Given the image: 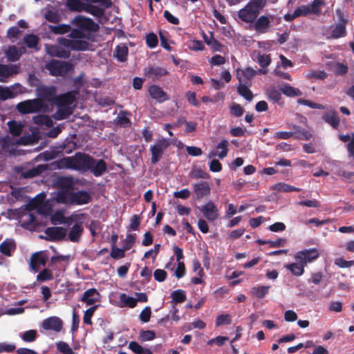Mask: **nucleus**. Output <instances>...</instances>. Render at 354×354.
<instances>
[{
	"label": "nucleus",
	"mask_w": 354,
	"mask_h": 354,
	"mask_svg": "<svg viewBox=\"0 0 354 354\" xmlns=\"http://www.w3.org/2000/svg\"><path fill=\"white\" fill-rule=\"evenodd\" d=\"M325 0H313L310 6L312 14L319 15L321 13L322 7L325 6Z\"/></svg>",
	"instance_id": "43"
},
{
	"label": "nucleus",
	"mask_w": 354,
	"mask_h": 354,
	"mask_svg": "<svg viewBox=\"0 0 354 354\" xmlns=\"http://www.w3.org/2000/svg\"><path fill=\"white\" fill-rule=\"evenodd\" d=\"M72 24L79 28L81 30L88 32H97L99 30V25L96 24L92 19L83 16H77L73 21Z\"/></svg>",
	"instance_id": "6"
},
{
	"label": "nucleus",
	"mask_w": 354,
	"mask_h": 354,
	"mask_svg": "<svg viewBox=\"0 0 354 354\" xmlns=\"http://www.w3.org/2000/svg\"><path fill=\"white\" fill-rule=\"evenodd\" d=\"M158 43V37L156 34L151 32L147 35L146 36V44L147 45L151 48H155Z\"/></svg>",
	"instance_id": "55"
},
{
	"label": "nucleus",
	"mask_w": 354,
	"mask_h": 354,
	"mask_svg": "<svg viewBox=\"0 0 354 354\" xmlns=\"http://www.w3.org/2000/svg\"><path fill=\"white\" fill-rule=\"evenodd\" d=\"M75 100V95L72 93L68 92L62 95H56L53 104L60 107H66L71 105Z\"/></svg>",
	"instance_id": "20"
},
{
	"label": "nucleus",
	"mask_w": 354,
	"mask_h": 354,
	"mask_svg": "<svg viewBox=\"0 0 354 354\" xmlns=\"http://www.w3.org/2000/svg\"><path fill=\"white\" fill-rule=\"evenodd\" d=\"M66 3L68 9L71 11L80 12L83 10L84 4L80 0H66Z\"/></svg>",
	"instance_id": "45"
},
{
	"label": "nucleus",
	"mask_w": 354,
	"mask_h": 354,
	"mask_svg": "<svg viewBox=\"0 0 354 354\" xmlns=\"http://www.w3.org/2000/svg\"><path fill=\"white\" fill-rule=\"evenodd\" d=\"M322 119L326 123L329 124L333 129H337L339 128V118L336 111L331 110L329 112L324 113Z\"/></svg>",
	"instance_id": "27"
},
{
	"label": "nucleus",
	"mask_w": 354,
	"mask_h": 354,
	"mask_svg": "<svg viewBox=\"0 0 354 354\" xmlns=\"http://www.w3.org/2000/svg\"><path fill=\"white\" fill-rule=\"evenodd\" d=\"M37 330L31 329L26 331L22 335L21 338L25 342H33L37 339Z\"/></svg>",
	"instance_id": "50"
},
{
	"label": "nucleus",
	"mask_w": 354,
	"mask_h": 354,
	"mask_svg": "<svg viewBox=\"0 0 354 354\" xmlns=\"http://www.w3.org/2000/svg\"><path fill=\"white\" fill-rule=\"evenodd\" d=\"M257 72L250 67L245 68L243 70L239 69L236 73V77L239 82L252 83L251 79L255 76Z\"/></svg>",
	"instance_id": "23"
},
{
	"label": "nucleus",
	"mask_w": 354,
	"mask_h": 354,
	"mask_svg": "<svg viewBox=\"0 0 354 354\" xmlns=\"http://www.w3.org/2000/svg\"><path fill=\"white\" fill-rule=\"evenodd\" d=\"M284 267L290 270L293 275L299 277L304 274L305 265L297 261V263L285 265Z\"/></svg>",
	"instance_id": "33"
},
{
	"label": "nucleus",
	"mask_w": 354,
	"mask_h": 354,
	"mask_svg": "<svg viewBox=\"0 0 354 354\" xmlns=\"http://www.w3.org/2000/svg\"><path fill=\"white\" fill-rule=\"evenodd\" d=\"M34 122L39 125H45L48 127H50L53 126V120L51 118L45 115H38L33 118Z\"/></svg>",
	"instance_id": "44"
},
{
	"label": "nucleus",
	"mask_w": 354,
	"mask_h": 354,
	"mask_svg": "<svg viewBox=\"0 0 354 354\" xmlns=\"http://www.w3.org/2000/svg\"><path fill=\"white\" fill-rule=\"evenodd\" d=\"M120 301L122 303V306H127L129 308H134L138 304V300L136 298L129 297L125 293H121L120 295Z\"/></svg>",
	"instance_id": "41"
},
{
	"label": "nucleus",
	"mask_w": 354,
	"mask_h": 354,
	"mask_svg": "<svg viewBox=\"0 0 354 354\" xmlns=\"http://www.w3.org/2000/svg\"><path fill=\"white\" fill-rule=\"evenodd\" d=\"M46 265L45 259L39 253H34L30 258V267L35 271L37 272L41 266Z\"/></svg>",
	"instance_id": "31"
},
{
	"label": "nucleus",
	"mask_w": 354,
	"mask_h": 354,
	"mask_svg": "<svg viewBox=\"0 0 354 354\" xmlns=\"http://www.w3.org/2000/svg\"><path fill=\"white\" fill-rule=\"evenodd\" d=\"M92 162L90 164L91 167L88 171L91 172L95 176H101L107 169L106 162L102 160H95L93 158Z\"/></svg>",
	"instance_id": "19"
},
{
	"label": "nucleus",
	"mask_w": 354,
	"mask_h": 354,
	"mask_svg": "<svg viewBox=\"0 0 354 354\" xmlns=\"http://www.w3.org/2000/svg\"><path fill=\"white\" fill-rule=\"evenodd\" d=\"M319 256V253L318 250L315 248H313L298 252L295 254V259L297 261L304 264L306 266L307 263L313 261L317 259Z\"/></svg>",
	"instance_id": "8"
},
{
	"label": "nucleus",
	"mask_w": 354,
	"mask_h": 354,
	"mask_svg": "<svg viewBox=\"0 0 354 354\" xmlns=\"http://www.w3.org/2000/svg\"><path fill=\"white\" fill-rule=\"evenodd\" d=\"M128 53L129 48L126 45H118L115 50L114 56L118 61L124 62L127 59Z\"/></svg>",
	"instance_id": "32"
},
{
	"label": "nucleus",
	"mask_w": 354,
	"mask_h": 354,
	"mask_svg": "<svg viewBox=\"0 0 354 354\" xmlns=\"http://www.w3.org/2000/svg\"><path fill=\"white\" fill-rule=\"evenodd\" d=\"M270 286H256L252 288V295L258 298L263 299L268 293Z\"/></svg>",
	"instance_id": "40"
},
{
	"label": "nucleus",
	"mask_w": 354,
	"mask_h": 354,
	"mask_svg": "<svg viewBox=\"0 0 354 354\" xmlns=\"http://www.w3.org/2000/svg\"><path fill=\"white\" fill-rule=\"evenodd\" d=\"M63 327L62 319L57 317H50L45 319L42 322V328L45 330H53L59 332Z\"/></svg>",
	"instance_id": "17"
},
{
	"label": "nucleus",
	"mask_w": 354,
	"mask_h": 354,
	"mask_svg": "<svg viewBox=\"0 0 354 354\" xmlns=\"http://www.w3.org/2000/svg\"><path fill=\"white\" fill-rule=\"evenodd\" d=\"M335 264L339 268H350L354 265V261H346L342 257H339L335 259Z\"/></svg>",
	"instance_id": "61"
},
{
	"label": "nucleus",
	"mask_w": 354,
	"mask_h": 354,
	"mask_svg": "<svg viewBox=\"0 0 354 354\" xmlns=\"http://www.w3.org/2000/svg\"><path fill=\"white\" fill-rule=\"evenodd\" d=\"M56 88L54 86H42L38 88V95L39 100L48 101L54 104V99L56 97Z\"/></svg>",
	"instance_id": "15"
},
{
	"label": "nucleus",
	"mask_w": 354,
	"mask_h": 354,
	"mask_svg": "<svg viewBox=\"0 0 354 354\" xmlns=\"http://www.w3.org/2000/svg\"><path fill=\"white\" fill-rule=\"evenodd\" d=\"M62 45H46L47 54L51 57L67 59L69 58L71 53L69 49L66 50Z\"/></svg>",
	"instance_id": "13"
},
{
	"label": "nucleus",
	"mask_w": 354,
	"mask_h": 354,
	"mask_svg": "<svg viewBox=\"0 0 354 354\" xmlns=\"http://www.w3.org/2000/svg\"><path fill=\"white\" fill-rule=\"evenodd\" d=\"M17 109L22 114H28L45 111V106L41 100L36 98L19 102Z\"/></svg>",
	"instance_id": "4"
},
{
	"label": "nucleus",
	"mask_w": 354,
	"mask_h": 354,
	"mask_svg": "<svg viewBox=\"0 0 354 354\" xmlns=\"http://www.w3.org/2000/svg\"><path fill=\"white\" fill-rule=\"evenodd\" d=\"M257 62L262 68L268 67L271 62L270 55L259 54L257 57Z\"/></svg>",
	"instance_id": "58"
},
{
	"label": "nucleus",
	"mask_w": 354,
	"mask_h": 354,
	"mask_svg": "<svg viewBox=\"0 0 354 354\" xmlns=\"http://www.w3.org/2000/svg\"><path fill=\"white\" fill-rule=\"evenodd\" d=\"M57 348L63 354H75L69 345L65 342L60 341L57 342Z\"/></svg>",
	"instance_id": "51"
},
{
	"label": "nucleus",
	"mask_w": 354,
	"mask_h": 354,
	"mask_svg": "<svg viewBox=\"0 0 354 354\" xmlns=\"http://www.w3.org/2000/svg\"><path fill=\"white\" fill-rule=\"evenodd\" d=\"M200 210L205 218H206L209 221H214L218 218V209L214 203L212 201H208L203 205Z\"/></svg>",
	"instance_id": "11"
},
{
	"label": "nucleus",
	"mask_w": 354,
	"mask_h": 354,
	"mask_svg": "<svg viewBox=\"0 0 354 354\" xmlns=\"http://www.w3.org/2000/svg\"><path fill=\"white\" fill-rule=\"evenodd\" d=\"M228 141L227 140H221L217 145L216 149H221V151L218 153V156L220 159H223L226 157L228 152Z\"/></svg>",
	"instance_id": "49"
},
{
	"label": "nucleus",
	"mask_w": 354,
	"mask_h": 354,
	"mask_svg": "<svg viewBox=\"0 0 354 354\" xmlns=\"http://www.w3.org/2000/svg\"><path fill=\"white\" fill-rule=\"evenodd\" d=\"M259 12L257 10H255L251 7L248 3L238 12L239 17L241 21L246 23L254 22L258 17Z\"/></svg>",
	"instance_id": "12"
},
{
	"label": "nucleus",
	"mask_w": 354,
	"mask_h": 354,
	"mask_svg": "<svg viewBox=\"0 0 354 354\" xmlns=\"http://www.w3.org/2000/svg\"><path fill=\"white\" fill-rule=\"evenodd\" d=\"M281 91L275 88H271L267 90V95L270 100L279 102L281 99Z\"/></svg>",
	"instance_id": "48"
},
{
	"label": "nucleus",
	"mask_w": 354,
	"mask_h": 354,
	"mask_svg": "<svg viewBox=\"0 0 354 354\" xmlns=\"http://www.w3.org/2000/svg\"><path fill=\"white\" fill-rule=\"evenodd\" d=\"M125 251L124 248L120 249L115 246H112L111 257L114 259L124 258L125 257Z\"/></svg>",
	"instance_id": "59"
},
{
	"label": "nucleus",
	"mask_w": 354,
	"mask_h": 354,
	"mask_svg": "<svg viewBox=\"0 0 354 354\" xmlns=\"http://www.w3.org/2000/svg\"><path fill=\"white\" fill-rule=\"evenodd\" d=\"M71 114V111L66 107L58 106V110L55 113L57 120H63L66 118Z\"/></svg>",
	"instance_id": "64"
},
{
	"label": "nucleus",
	"mask_w": 354,
	"mask_h": 354,
	"mask_svg": "<svg viewBox=\"0 0 354 354\" xmlns=\"http://www.w3.org/2000/svg\"><path fill=\"white\" fill-rule=\"evenodd\" d=\"M289 127L292 129L293 136L298 140H309L313 136L309 131L297 124L290 125Z\"/></svg>",
	"instance_id": "26"
},
{
	"label": "nucleus",
	"mask_w": 354,
	"mask_h": 354,
	"mask_svg": "<svg viewBox=\"0 0 354 354\" xmlns=\"http://www.w3.org/2000/svg\"><path fill=\"white\" fill-rule=\"evenodd\" d=\"M8 126L9 127L10 133L14 136H19L21 135L24 125L15 120H11L8 122Z\"/></svg>",
	"instance_id": "38"
},
{
	"label": "nucleus",
	"mask_w": 354,
	"mask_h": 354,
	"mask_svg": "<svg viewBox=\"0 0 354 354\" xmlns=\"http://www.w3.org/2000/svg\"><path fill=\"white\" fill-rule=\"evenodd\" d=\"M193 192L197 201L208 196L211 192L209 183L206 181H200L192 185Z\"/></svg>",
	"instance_id": "10"
},
{
	"label": "nucleus",
	"mask_w": 354,
	"mask_h": 354,
	"mask_svg": "<svg viewBox=\"0 0 354 354\" xmlns=\"http://www.w3.org/2000/svg\"><path fill=\"white\" fill-rule=\"evenodd\" d=\"M231 317L228 314H223L218 315L216 319V326H220L221 325H228L231 324Z\"/></svg>",
	"instance_id": "53"
},
{
	"label": "nucleus",
	"mask_w": 354,
	"mask_h": 354,
	"mask_svg": "<svg viewBox=\"0 0 354 354\" xmlns=\"http://www.w3.org/2000/svg\"><path fill=\"white\" fill-rule=\"evenodd\" d=\"M15 96V95L12 89L0 86V100H6L13 98Z\"/></svg>",
	"instance_id": "54"
},
{
	"label": "nucleus",
	"mask_w": 354,
	"mask_h": 354,
	"mask_svg": "<svg viewBox=\"0 0 354 354\" xmlns=\"http://www.w3.org/2000/svg\"><path fill=\"white\" fill-rule=\"evenodd\" d=\"M100 294L95 288H90L82 295L80 300L87 306H91L100 301Z\"/></svg>",
	"instance_id": "18"
},
{
	"label": "nucleus",
	"mask_w": 354,
	"mask_h": 354,
	"mask_svg": "<svg viewBox=\"0 0 354 354\" xmlns=\"http://www.w3.org/2000/svg\"><path fill=\"white\" fill-rule=\"evenodd\" d=\"M48 29L53 34L64 35L71 31V25L64 24L56 26L48 25Z\"/></svg>",
	"instance_id": "34"
},
{
	"label": "nucleus",
	"mask_w": 354,
	"mask_h": 354,
	"mask_svg": "<svg viewBox=\"0 0 354 354\" xmlns=\"http://www.w3.org/2000/svg\"><path fill=\"white\" fill-rule=\"evenodd\" d=\"M348 68L346 64L337 62L335 66V73L337 75H344L348 73Z\"/></svg>",
	"instance_id": "63"
},
{
	"label": "nucleus",
	"mask_w": 354,
	"mask_h": 354,
	"mask_svg": "<svg viewBox=\"0 0 354 354\" xmlns=\"http://www.w3.org/2000/svg\"><path fill=\"white\" fill-rule=\"evenodd\" d=\"M272 189L277 192H300L301 189L288 185L285 183H279L275 184L272 187Z\"/></svg>",
	"instance_id": "37"
},
{
	"label": "nucleus",
	"mask_w": 354,
	"mask_h": 354,
	"mask_svg": "<svg viewBox=\"0 0 354 354\" xmlns=\"http://www.w3.org/2000/svg\"><path fill=\"white\" fill-rule=\"evenodd\" d=\"M84 228L82 223H75L68 233V239L73 243H79L83 234Z\"/></svg>",
	"instance_id": "25"
},
{
	"label": "nucleus",
	"mask_w": 354,
	"mask_h": 354,
	"mask_svg": "<svg viewBox=\"0 0 354 354\" xmlns=\"http://www.w3.org/2000/svg\"><path fill=\"white\" fill-rule=\"evenodd\" d=\"M93 158L84 152H77L73 156H68L61 159L58 164L59 167L71 169L86 172L88 171Z\"/></svg>",
	"instance_id": "1"
},
{
	"label": "nucleus",
	"mask_w": 354,
	"mask_h": 354,
	"mask_svg": "<svg viewBox=\"0 0 354 354\" xmlns=\"http://www.w3.org/2000/svg\"><path fill=\"white\" fill-rule=\"evenodd\" d=\"M72 205H86L91 201V196L88 192L84 190L73 192L71 198Z\"/></svg>",
	"instance_id": "16"
},
{
	"label": "nucleus",
	"mask_w": 354,
	"mask_h": 354,
	"mask_svg": "<svg viewBox=\"0 0 354 354\" xmlns=\"http://www.w3.org/2000/svg\"><path fill=\"white\" fill-rule=\"evenodd\" d=\"M45 19L49 21V22H51V23H54V24H57L58 22H59L60 21V16L59 15V14L56 12H54L53 10H48L46 11V12L45 13Z\"/></svg>",
	"instance_id": "52"
},
{
	"label": "nucleus",
	"mask_w": 354,
	"mask_h": 354,
	"mask_svg": "<svg viewBox=\"0 0 354 354\" xmlns=\"http://www.w3.org/2000/svg\"><path fill=\"white\" fill-rule=\"evenodd\" d=\"M252 83L248 82H239L237 86V92L238 93L245 98L247 101L250 102L253 99V94L249 87L251 86Z\"/></svg>",
	"instance_id": "28"
},
{
	"label": "nucleus",
	"mask_w": 354,
	"mask_h": 354,
	"mask_svg": "<svg viewBox=\"0 0 354 354\" xmlns=\"http://www.w3.org/2000/svg\"><path fill=\"white\" fill-rule=\"evenodd\" d=\"M171 302L174 304H181L185 301L187 297L185 290L178 289L171 293Z\"/></svg>",
	"instance_id": "39"
},
{
	"label": "nucleus",
	"mask_w": 354,
	"mask_h": 354,
	"mask_svg": "<svg viewBox=\"0 0 354 354\" xmlns=\"http://www.w3.org/2000/svg\"><path fill=\"white\" fill-rule=\"evenodd\" d=\"M68 37L72 38V39L59 37L57 39V42L71 50L80 51L88 49L89 43L82 40V39L86 38V36L84 31L81 30L79 28L73 29L71 28Z\"/></svg>",
	"instance_id": "2"
},
{
	"label": "nucleus",
	"mask_w": 354,
	"mask_h": 354,
	"mask_svg": "<svg viewBox=\"0 0 354 354\" xmlns=\"http://www.w3.org/2000/svg\"><path fill=\"white\" fill-rule=\"evenodd\" d=\"M16 248V243L12 239H6L0 244V252L7 257H11Z\"/></svg>",
	"instance_id": "24"
},
{
	"label": "nucleus",
	"mask_w": 354,
	"mask_h": 354,
	"mask_svg": "<svg viewBox=\"0 0 354 354\" xmlns=\"http://www.w3.org/2000/svg\"><path fill=\"white\" fill-rule=\"evenodd\" d=\"M144 75L153 81L160 80L162 77L168 75V71L165 68L158 66H149L144 68Z\"/></svg>",
	"instance_id": "9"
},
{
	"label": "nucleus",
	"mask_w": 354,
	"mask_h": 354,
	"mask_svg": "<svg viewBox=\"0 0 354 354\" xmlns=\"http://www.w3.org/2000/svg\"><path fill=\"white\" fill-rule=\"evenodd\" d=\"M244 113L243 108L239 104L233 103L230 106V113L234 117H240Z\"/></svg>",
	"instance_id": "57"
},
{
	"label": "nucleus",
	"mask_w": 354,
	"mask_h": 354,
	"mask_svg": "<svg viewBox=\"0 0 354 354\" xmlns=\"http://www.w3.org/2000/svg\"><path fill=\"white\" fill-rule=\"evenodd\" d=\"M254 28L259 33H266L268 32L270 27V17L265 15L260 16L256 21H254Z\"/></svg>",
	"instance_id": "21"
},
{
	"label": "nucleus",
	"mask_w": 354,
	"mask_h": 354,
	"mask_svg": "<svg viewBox=\"0 0 354 354\" xmlns=\"http://www.w3.org/2000/svg\"><path fill=\"white\" fill-rule=\"evenodd\" d=\"M72 194V190L60 189L57 194L56 201L59 203L71 205L72 202L71 198Z\"/></svg>",
	"instance_id": "30"
},
{
	"label": "nucleus",
	"mask_w": 354,
	"mask_h": 354,
	"mask_svg": "<svg viewBox=\"0 0 354 354\" xmlns=\"http://www.w3.org/2000/svg\"><path fill=\"white\" fill-rule=\"evenodd\" d=\"M58 185L60 189L73 190L74 189V181L71 176H62L58 179Z\"/></svg>",
	"instance_id": "35"
},
{
	"label": "nucleus",
	"mask_w": 354,
	"mask_h": 354,
	"mask_svg": "<svg viewBox=\"0 0 354 354\" xmlns=\"http://www.w3.org/2000/svg\"><path fill=\"white\" fill-rule=\"evenodd\" d=\"M281 91L283 95L288 97L301 96L302 92L297 88L290 86L289 84H286L281 88Z\"/></svg>",
	"instance_id": "36"
},
{
	"label": "nucleus",
	"mask_w": 354,
	"mask_h": 354,
	"mask_svg": "<svg viewBox=\"0 0 354 354\" xmlns=\"http://www.w3.org/2000/svg\"><path fill=\"white\" fill-rule=\"evenodd\" d=\"M136 235L132 234H128L126 239L124 240L123 248L127 251L130 250L134 243L136 242Z\"/></svg>",
	"instance_id": "56"
},
{
	"label": "nucleus",
	"mask_w": 354,
	"mask_h": 354,
	"mask_svg": "<svg viewBox=\"0 0 354 354\" xmlns=\"http://www.w3.org/2000/svg\"><path fill=\"white\" fill-rule=\"evenodd\" d=\"M155 337H156V334H155L154 331H153V330H142L140 333V339L142 342L151 341V340H153V339H155Z\"/></svg>",
	"instance_id": "62"
},
{
	"label": "nucleus",
	"mask_w": 354,
	"mask_h": 354,
	"mask_svg": "<svg viewBox=\"0 0 354 354\" xmlns=\"http://www.w3.org/2000/svg\"><path fill=\"white\" fill-rule=\"evenodd\" d=\"M73 64L69 62L52 59L46 64L45 68L53 76H64L73 70Z\"/></svg>",
	"instance_id": "3"
},
{
	"label": "nucleus",
	"mask_w": 354,
	"mask_h": 354,
	"mask_svg": "<svg viewBox=\"0 0 354 354\" xmlns=\"http://www.w3.org/2000/svg\"><path fill=\"white\" fill-rule=\"evenodd\" d=\"M19 68L17 65L0 64V76L2 77H9L13 75L19 73Z\"/></svg>",
	"instance_id": "29"
},
{
	"label": "nucleus",
	"mask_w": 354,
	"mask_h": 354,
	"mask_svg": "<svg viewBox=\"0 0 354 354\" xmlns=\"http://www.w3.org/2000/svg\"><path fill=\"white\" fill-rule=\"evenodd\" d=\"M24 42L30 48H35L39 42V38L34 34H28L24 37Z\"/></svg>",
	"instance_id": "47"
},
{
	"label": "nucleus",
	"mask_w": 354,
	"mask_h": 354,
	"mask_svg": "<svg viewBox=\"0 0 354 354\" xmlns=\"http://www.w3.org/2000/svg\"><path fill=\"white\" fill-rule=\"evenodd\" d=\"M53 279L52 272L48 269H44L37 276V279L39 281H45Z\"/></svg>",
	"instance_id": "60"
},
{
	"label": "nucleus",
	"mask_w": 354,
	"mask_h": 354,
	"mask_svg": "<svg viewBox=\"0 0 354 354\" xmlns=\"http://www.w3.org/2000/svg\"><path fill=\"white\" fill-rule=\"evenodd\" d=\"M170 145L169 142L165 139L162 138L156 142V143L150 147V151L151 153V162L152 164H156L162 158L165 149Z\"/></svg>",
	"instance_id": "5"
},
{
	"label": "nucleus",
	"mask_w": 354,
	"mask_h": 354,
	"mask_svg": "<svg viewBox=\"0 0 354 354\" xmlns=\"http://www.w3.org/2000/svg\"><path fill=\"white\" fill-rule=\"evenodd\" d=\"M337 14L339 17V21L331 31L330 37L333 39H339L346 35V26L348 24V20L344 18V15L340 10H337Z\"/></svg>",
	"instance_id": "7"
},
{
	"label": "nucleus",
	"mask_w": 354,
	"mask_h": 354,
	"mask_svg": "<svg viewBox=\"0 0 354 354\" xmlns=\"http://www.w3.org/2000/svg\"><path fill=\"white\" fill-rule=\"evenodd\" d=\"M6 54L8 59L11 62L18 61L21 55L15 46H10Z\"/></svg>",
	"instance_id": "46"
},
{
	"label": "nucleus",
	"mask_w": 354,
	"mask_h": 354,
	"mask_svg": "<svg viewBox=\"0 0 354 354\" xmlns=\"http://www.w3.org/2000/svg\"><path fill=\"white\" fill-rule=\"evenodd\" d=\"M83 10L97 17H101L104 14V9L92 4L84 5Z\"/></svg>",
	"instance_id": "42"
},
{
	"label": "nucleus",
	"mask_w": 354,
	"mask_h": 354,
	"mask_svg": "<svg viewBox=\"0 0 354 354\" xmlns=\"http://www.w3.org/2000/svg\"><path fill=\"white\" fill-rule=\"evenodd\" d=\"M149 93L151 97L158 102H163L169 99L167 93L157 85H151L149 88Z\"/></svg>",
	"instance_id": "22"
},
{
	"label": "nucleus",
	"mask_w": 354,
	"mask_h": 354,
	"mask_svg": "<svg viewBox=\"0 0 354 354\" xmlns=\"http://www.w3.org/2000/svg\"><path fill=\"white\" fill-rule=\"evenodd\" d=\"M67 230L62 227H49L45 230L47 239L51 241H61L66 236Z\"/></svg>",
	"instance_id": "14"
}]
</instances>
